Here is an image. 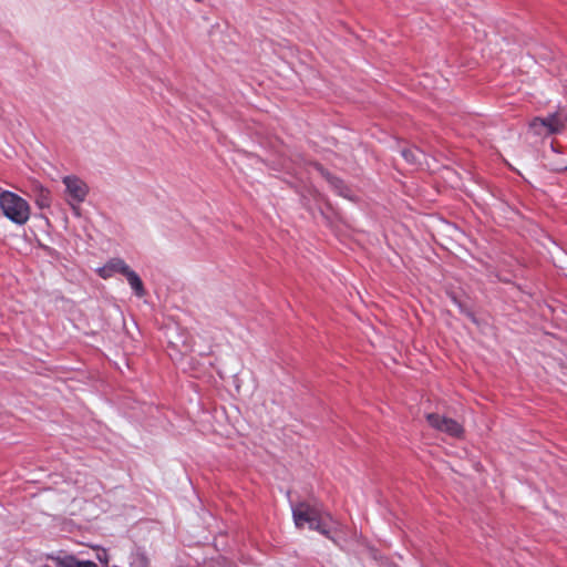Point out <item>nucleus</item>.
<instances>
[{"label":"nucleus","mask_w":567,"mask_h":567,"mask_svg":"<svg viewBox=\"0 0 567 567\" xmlns=\"http://www.w3.org/2000/svg\"><path fill=\"white\" fill-rule=\"evenodd\" d=\"M35 204L41 209L49 208L50 205H51V194H50V190L44 188V187H42V186H39L38 187V193L35 195Z\"/></svg>","instance_id":"obj_10"},{"label":"nucleus","mask_w":567,"mask_h":567,"mask_svg":"<svg viewBox=\"0 0 567 567\" xmlns=\"http://www.w3.org/2000/svg\"><path fill=\"white\" fill-rule=\"evenodd\" d=\"M0 208L3 215L17 225L27 224L31 215L29 203L10 190H0Z\"/></svg>","instance_id":"obj_2"},{"label":"nucleus","mask_w":567,"mask_h":567,"mask_svg":"<svg viewBox=\"0 0 567 567\" xmlns=\"http://www.w3.org/2000/svg\"><path fill=\"white\" fill-rule=\"evenodd\" d=\"M293 522L298 528L306 525L340 545L343 539V527L331 515L317 505L299 503L292 507Z\"/></svg>","instance_id":"obj_1"},{"label":"nucleus","mask_w":567,"mask_h":567,"mask_svg":"<svg viewBox=\"0 0 567 567\" xmlns=\"http://www.w3.org/2000/svg\"><path fill=\"white\" fill-rule=\"evenodd\" d=\"M83 567H97L95 564H84Z\"/></svg>","instance_id":"obj_13"},{"label":"nucleus","mask_w":567,"mask_h":567,"mask_svg":"<svg viewBox=\"0 0 567 567\" xmlns=\"http://www.w3.org/2000/svg\"><path fill=\"white\" fill-rule=\"evenodd\" d=\"M55 567H83L84 564H94L90 560H79L65 551H58L48 556Z\"/></svg>","instance_id":"obj_7"},{"label":"nucleus","mask_w":567,"mask_h":567,"mask_svg":"<svg viewBox=\"0 0 567 567\" xmlns=\"http://www.w3.org/2000/svg\"><path fill=\"white\" fill-rule=\"evenodd\" d=\"M124 276L128 285L131 286L132 290L134 291L135 296L142 298L146 295L143 281L134 270L127 267L126 271L124 272Z\"/></svg>","instance_id":"obj_8"},{"label":"nucleus","mask_w":567,"mask_h":567,"mask_svg":"<svg viewBox=\"0 0 567 567\" xmlns=\"http://www.w3.org/2000/svg\"><path fill=\"white\" fill-rule=\"evenodd\" d=\"M315 168L322 174L337 189H341L342 182L338 178L331 177L328 173H326L321 166L315 165ZM340 194L343 196H347L342 190H340Z\"/></svg>","instance_id":"obj_11"},{"label":"nucleus","mask_w":567,"mask_h":567,"mask_svg":"<svg viewBox=\"0 0 567 567\" xmlns=\"http://www.w3.org/2000/svg\"><path fill=\"white\" fill-rule=\"evenodd\" d=\"M96 559L104 565H107L109 563V554L105 549L100 548L96 550Z\"/></svg>","instance_id":"obj_12"},{"label":"nucleus","mask_w":567,"mask_h":567,"mask_svg":"<svg viewBox=\"0 0 567 567\" xmlns=\"http://www.w3.org/2000/svg\"><path fill=\"white\" fill-rule=\"evenodd\" d=\"M426 421L431 427L451 437L462 439L464 435L463 425L451 417L437 413H430L426 415Z\"/></svg>","instance_id":"obj_5"},{"label":"nucleus","mask_w":567,"mask_h":567,"mask_svg":"<svg viewBox=\"0 0 567 567\" xmlns=\"http://www.w3.org/2000/svg\"><path fill=\"white\" fill-rule=\"evenodd\" d=\"M529 131L537 136H548L561 133L565 130V121L557 113L546 117H535L530 121Z\"/></svg>","instance_id":"obj_4"},{"label":"nucleus","mask_w":567,"mask_h":567,"mask_svg":"<svg viewBox=\"0 0 567 567\" xmlns=\"http://www.w3.org/2000/svg\"><path fill=\"white\" fill-rule=\"evenodd\" d=\"M65 186V202L72 210L79 215L80 205L86 199L89 195L87 184L75 175H66L62 178Z\"/></svg>","instance_id":"obj_3"},{"label":"nucleus","mask_w":567,"mask_h":567,"mask_svg":"<svg viewBox=\"0 0 567 567\" xmlns=\"http://www.w3.org/2000/svg\"><path fill=\"white\" fill-rule=\"evenodd\" d=\"M402 156L405 158V161L408 163L414 164V165H421L422 159L425 157L424 153L416 147L403 150Z\"/></svg>","instance_id":"obj_9"},{"label":"nucleus","mask_w":567,"mask_h":567,"mask_svg":"<svg viewBox=\"0 0 567 567\" xmlns=\"http://www.w3.org/2000/svg\"><path fill=\"white\" fill-rule=\"evenodd\" d=\"M128 265L121 258H112L104 266L96 269L97 275L103 279H109L115 274H122L126 271Z\"/></svg>","instance_id":"obj_6"}]
</instances>
